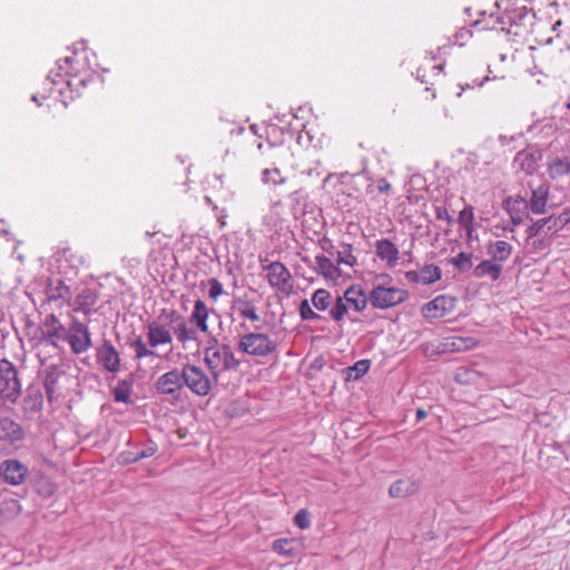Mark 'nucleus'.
I'll return each instance as SVG.
<instances>
[{
  "label": "nucleus",
  "mask_w": 570,
  "mask_h": 570,
  "mask_svg": "<svg viewBox=\"0 0 570 570\" xmlns=\"http://www.w3.org/2000/svg\"><path fill=\"white\" fill-rule=\"evenodd\" d=\"M291 543L289 539H277L273 542V549L282 556L291 557L294 554L293 549L288 547Z\"/></svg>",
  "instance_id": "c03bdc74"
},
{
  "label": "nucleus",
  "mask_w": 570,
  "mask_h": 570,
  "mask_svg": "<svg viewBox=\"0 0 570 570\" xmlns=\"http://www.w3.org/2000/svg\"><path fill=\"white\" fill-rule=\"evenodd\" d=\"M405 278L411 283H421V272L409 271L405 273Z\"/></svg>",
  "instance_id": "3c124183"
},
{
  "label": "nucleus",
  "mask_w": 570,
  "mask_h": 570,
  "mask_svg": "<svg viewBox=\"0 0 570 570\" xmlns=\"http://www.w3.org/2000/svg\"><path fill=\"white\" fill-rule=\"evenodd\" d=\"M184 385H186L195 395L207 396L213 390V377L202 367L186 363L183 365Z\"/></svg>",
  "instance_id": "39448f33"
},
{
  "label": "nucleus",
  "mask_w": 570,
  "mask_h": 570,
  "mask_svg": "<svg viewBox=\"0 0 570 570\" xmlns=\"http://www.w3.org/2000/svg\"><path fill=\"white\" fill-rule=\"evenodd\" d=\"M311 303L317 311L324 312L331 306L332 295L328 291L318 288L313 293Z\"/></svg>",
  "instance_id": "2f4dec72"
},
{
  "label": "nucleus",
  "mask_w": 570,
  "mask_h": 570,
  "mask_svg": "<svg viewBox=\"0 0 570 570\" xmlns=\"http://www.w3.org/2000/svg\"><path fill=\"white\" fill-rule=\"evenodd\" d=\"M28 475V466L17 459H6L0 463V478L7 484L21 485L26 482Z\"/></svg>",
  "instance_id": "1a4fd4ad"
},
{
  "label": "nucleus",
  "mask_w": 570,
  "mask_h": 570,
  "mask_svg": "<svg viewBox=\"0 0 570 570\" xmlns=\"http://www.w3.org/2000/svg\"><path fill=\"white\" fill-rule=\"evenodd\" d=\"M567 107L570 109V102L567 105Z\"/></svg>",
  "instance_id": "0e129e2a"
},
{
  "label": "nucleus",
  "mask_w": 570,
  "mask_h": 570,
  "mask_svg": "<svg viewBox=\"0 0 570 570\" xmlns=\"http://www.w3.org/2000/svg\"><path fill=\"white\" fill-rule=\"evenodd\" d=\"M474 86L473 85H470V83H466L465 87L461 86V91L458 94V97H461L462 95V91L465 89V88H473Z\"/></svg>",
  "instance_id": "4d7b16f0"
},
{
  "label": "nucleus",
  "mask_w": 570,
  "mask_h": 570,
  "mask_svg": "<svg viewBox=\"0 0 570 570\" xmlns=\"http://www.w3.org/2000/svg\"><path fill=\"white\" fill-rule=\"evenodd\" d=\"M337 264H344L347 266H354L356 264V257L352 254V246L345 244L342 249L337 252Z\"/></svg>",
  "instance_id": "58836bf2"
},
{
  "label": "nucleus",
  "mask_w": 570,
  "mask_h": 570,
  "mask_svg": "<svg viewBox=\"0 0 570 570\" xmlns=\"http://www.w3.org/2000/svg\"><path fill=\"white\" fill-rule=\"evenodd\" d=\"M267 272L268 284L276 291L289 294L293 289L292 275L288 268L281 262H272L264 267Z\"/></svg>",
  "instance_id": "0eeeda50"
},
{
  "label": "nucleus",
  "mask_w": 570,
  "mask_h": 570,
  "mask_svg": "<svg viewBox=\"0 0 570 570\" xmlns=\"http://www.w3.org/2000/svg\"><path fill=\"white\" fill-rule=\"evenodd\" d=\"M503 266L492 259H483L473 268V276L476 278L489 277L491 281L500 278Z\"/></svg>",
  "instance_id": "393cba45"
},
{
  "label": "nucleus",
  "mask_w": 570,
  "mask_h": 570,
  "mask_svg": "<svg viewBox=\"0 0 570 570\" xmlns=\"http://www.w3.org/2000/svg\"><path fill=\"white\" fill-rule=\"evenodd\" d=\"M24 439V431L19 423L8 416H0V440L16 443Z\"/></svg>",
  "instance_id": "6ab92c4d"
},
{
  "label": "nucleus",
  "mask_w": 570,
  "mask_h": 570,
  "mask_svg": "<svg viewBox=\"0 0 570 570\" xmlns=\"http://www.w3.org/2000/svg\"><path fill=\"white\" fill-rule=\"evenodd\" d=\"M114 399L116 402H121L125 404L131 403V383L124 380L120 381L112 390Z\"/></svg>",
  "instance_id": "72a5a7b5"
},
{
  "label": "nucleus",
  "mask_w": 570,
  "mask_h": 570,
  "mask_svg": "<svg viewBox=\"0 0 570 570\" xmlns=\"http://www.w3.org/2000/svg\"><path fill=\"white\" fill-rule=\"evenodd\" d=\"M350 308L355 312H362L370 303L368 296L364 293L361 286L352 285L347 287L342 296Z\"/></svg>",
  "instance_id": "412c9836"
},
{
  "label": "nucleus",
  "mask_w": 570,
  "mask_h": 570,
  "mask_svg": "<svg viewBox=\"0 0 570 570\" xmlns=\"http://www.w3.org/2000/svg\"><path fill=\"white\" fill-rule=\"evenodd\" d=\"M157 452V445L154 442H149L140 452H138L132 459V462H137L141 459L153 456Z\"/></svg>",
  "instance_id": "de8ad7c7"
},
{
  "label": "nucleus",
  "mask_w": 570,
  "mask_h": 570,
  "mask_svg": "<svg viewBox=\"0 0 570 570\" xmlns=\"http://www.w3.org/2000/svg\"><path fill=\"white\" fill-rule=\"evenodd\" d=\"M208 315L209 311L207 305L202 299H197L188 317V323L195 325L199 332L207 334L209 333L207 324Z\"/></svg>",
  "instance_id": "b1692460"
},
{
  "label": "nucleus",
  "mask_w": 570,
  "mask_h": 570,
  "mask_svg": "<svg viewBox=\"0 0 570 570\" xmlns=\"http://www.w3.org/2000/svg\"><path fill=\"white\" fill-rule=\"evenodd\" d=\"M57 263L61 274L67 277H72L76 276L79 268L85 265V258L71 248H65L57 254Z\"/></svg>",
  "instance_id": "ddd939ff"
},
{
  "label": "nucleus",
  "mask_w": 570,
  "mask_h": 570,
  "mask_svg": "<svg viewBox=\"0 0 570 570\" xmlns=\"http://www.w3.org/2000/svg\"><path fill=\"white\" fill-rule=\"evenodd\" d=\"M375 253L390 267H394L400 258L397 247L387 238H381L375 242Z\"/></svg>",
  "instance_id": "aec40b11"
},
{
  "label": "nucleus",
  "mask_w": 570,
  "mask_h": 570,
  "mask_svg": "<svg viewBox=\"0 0 570 570\" xmlns=\"http://www.w3.org/2000/svg\"><path fill=\"white\" fill-rule=\"evenodd\" d=\"M204 363L215 383L219 381L224 372H235L240 365L232 347L227 344H219L216 338L209 341L204 348Z\"/></svg>",
  "instance_id": "f257e3e1"
},
{
  "label": "nucleus",
  "mask_w": 570,
  "mask_h": 570,
  "mask_svg": "<svg viewBox=\"0 0 570 570\" xmlns=\"http://www.w3.org/2000/svg\"><path fill=\"white\" fill-rule=\"evenodd\" d=\"M163 314L167 315V318L169 320L170 324H174V334L176 335L178 342H180L183 345H185L189 341L197 340L196 330L189 327L188 323L183 317H180L176 311L163 309Z\"/></svg>",
  "instance_id": "4468645a"
},
{
  "label": "nucleus",
  "mask_w": 570,
  "mask_h": 570,
  "mask_svg": "<svg viewBox=\"0 0 570 570\" xmlns=\"http://www.w3.org/2000/svg\"><path fill=\"white\" fill-rule=\"evenodd\" d=\"M416 491V484L412 480H397L391 484L389 493L392 498H405Z\"/></svg>",
  "instance_id": "7c9ffc66"
},
{
  "label": "nucleus",
  "mask_w": 570,
  "mask_h": 570,
  "mask_svg": "<svg viewBox=\"0 0 570 570\" xmlns=\"http://www.w3.org/2000/svg\"><path fill=\"white\" fill-rule=\"evenodd\" d=\"M547 173L551 179L558 180L570 175L568 157L551 156L547 160Z\"/></svg>",
  "instance_id": "5701e85b"
},
{
  "label": "nucleus",
  "mask_w": 570,
  "mask_h": 570,
  "mask_svg": "<svg viewBox=\"0 0 570 570\" xmlns=\"http://www.w3.org/2000/svg\"><path fill=\"white\" fill-rule=\"evenodd\" d=\"M43 325L48 328L43 334L41 342L57 347L58 341L65 335V327L55 314H49L45 318Z\"/></svg>",
  "instance_id": "a211bd4d"
},
{
  "label": "nucleus",
  "mask_w": 570,
  "mask_h": 570,
  "mask_svg": "<svg viewBox=\"0 0 570 570\" xmlns=\"http://www.w3.org/2000/svg\"><path fill=\"white\" fill-rule=\"evenodd\" d=\"M421 283L432 284L441 278V269L435 265H424L421 269Z\"/></svg>",
  "instance_id": "4c0bfd02"
},
{
  "label": "nucleus",
  "mask_w": 570,
  "mask_h": 570,
  "mask_svg": "<svg viewBox=\"0 0 570 570\" xmlns=\"http://www.w3.org/2000/svg\"><path fill=\"white\" fill-rule=\"evenodd\" d=\"M41 494L46 495V497H50L53 494V487L52 484L48 483L43 490H40L39 491Z\"/></svg>",
  "instance_id": "603ef678"
},
{
  "label": "nucleus",
  "mask_w": 570,
  "mask_h": 570,
  "mask_svg": "<svg viewBox=\"0 0 570 570\" xmlns=\"http://www.w3.org/2000/svg\"><path fill=\"white\" fill-rule=\"evenodd\" d=\"M65 62H66V63H70V62H71V58L67 57V58L65 59Z\"/></svg>",
  "instance_id": "680f3d73"
},
{
  "label": "nucleus",
  "mask_w": 570,
  "mask_h": 570,
  "mask_svg": "<svg viewBox=\"0 0 570 570\" xmlns=\"http://www.w3.org/2000/svg\"><path fill=\"white\" fill-rule=\"evenodd\" d=\"M459 224L466 229L470 234L472 232V225L474 220L473 207L466 206L459 215Z\"/></svg>",
  "instance_id": "79ce46f5"
},
{
  "label": "nucleus",
  "mask_w": 570,
  "mask_h": 570,
  "mask_svg": "<svg viewBox=\"0 0 570 570\" xmlns=\"http://www.w3.org/2000/svg\"><path fill=\"white\" fill-rule=\"evenodd\" d=\"M304 173H305L306 175H308V176H312V175L314 174V170H313V169H308V170H306V171H304Z\"/></svg>",
  "instance_id": "13d9d810"
},
{
  "label": "nucleus",
  "mask_w": 570,
  "mask_h": 570,
  "mask_svg": "<svg viewBox=\"0 0 570 570\" xmlns=\"http://www.w3.org/2000/svg\"><path fill=\"white\" fill-rule=\"evenodd\" d=\"M21 394V383L16 366L8 360H0V409L6 403L14 404Z\"/></svg>",
  "instance_id": "7ed1b4c3"
},
{
  "label": "nucleus",
  "mask_w": 570,
  "mask_h": 570,
  "mask_svg": "<svg viewBox=\"0 0 570 570\" xmlns=\"http://www.w3.org/2000/svg\"><path fill=\"white\" fill-rule=\"evenodd\" d=\"M299 316L303 321H318L321 315L317 314L311 306L307 299H303L298 307Z\"/></svg>",
  "instance_id": "a19ab883"
},
{
  "label": "nucleus",
  "mask_w": 570,
  "mask_h": 570,
  "mask_svg": "<svg viewBox=\"0 0 570 570\" xmlns=\"http://www.w3.org/2000/svg\"><path fill=\"white\" fill-rule=\"evenodd\" d=\"M66 338L76 354L85 353L92 344L88 326L76 318L72 320Z\"/></svg>",
  "instance_id": "6e6552de"
},
{
  "label": "nucleus",
  "mask_w": 570,
  "mask_h": 570,
  "mask_svg": "<svg viewBox=\"0 0 570 570\" xmlns=\"http://www.w3.org/2000/svg\"><path fill=\"white\" fill-rule=\"evenodd\" d=\"M146 327L147 341H144L141 336H137L129 344V346L135 351L136 360L159 357L156 348L159 345L171 344L173 342V334L167 324H163L159 321H151Z\"/></svg>",
  "instance_id": "f03ea898"
},
{
  "label": "nucleus",
  "mask_w": 570,
  "mask_h": 570,
  "mask_svg": "<svg viewBox=\"0 0 570 570\" xmlns=\"http://www.w3.org/2000/svg\"><path fill=\"white\" fill-rule=\"evenodd\" d=\"M548 195L549 187L546 184H541L532 190L531 199L528 204L533 214L540 215L546 213Z\"/></svg>",
  "instance_id": "a878e982"
},
{
  "label": "nucleus",
  "mask_w": 570,
  "mask_h": 570,
  "mask_svg": "<svg viewBox=\"0 0 570 570\" xmlns=\"http://www.w3.org/2000/svg\"><path fill=\"white\" fill-rule=\"evenodd\" d=\"M348 308L350 307L347 306L344 298L342 296H338L336 297L334 304L330 308L328 314L334 322L341 323L348 313Z\"/></svg>",
  "instance_id": "f704fd0d"
},
{
  "label": "nucleus",
  "mask_w": 570,
  "mask_h": 570,
  "mask_svg": "<svg viewBox=\"0 0 570 570\" xmlns=\"http://www.w3.org/2000/svg\"><path fill=\"white\" fill-rule=\"evenodd\" d=\"M294 523L299 529H307V528H309L311 527V519H309L308 512L306 510H304V509L299 510L295 514V517H294Z\"/></svg>",
  "instance_id": "49530a36"
},
{
  "label": "nucleus",
  "mask_w": 570,
  "mask_h": 570,
  "mask_svg": "<svg viewBox=\"0 0 570 570\" xmlns=\"http://www.w3.org/2000/svg\"><path fill=\"white\" fill-rule=\"evenodd\" d=\"M512 254V246L505 240L491 242L488 245V255L493 262L501 264L509 259Z\"/></svg>",
  "instance_id": "bb28decb"
},
{
  "label": "nucleus",
  "mask_w": 570,
  "mask_h": 570,
  "mask_svg": "<svg viewBox=\"0 0 570 570\" xmlns=\"http://www.w3.org/2000/svg\"><path fill=\"white\" fill-rule=\"evenodd\" d=\"M97 293L88 287H85L71 303L75 312L83 313L85 315H91L94 305L97 303Z\"/></svg>",
  "instance_id": "4be33fe9"
},
{
  "label": "nucleus",
  "mask_w": 570,
  "mask_h": 570,
  "mask_svg": "<svg viewBox=\"0 0 570 570\" xmlns=\"http://www.w3.org/2000/svg\"><path fill=\"white\" fill-rule=\"evenodd\" d=\"M454 307V299L445 295H439L422 307V314L425 318H440Z\"/></svg>",
  "instance_id": "f3484780"
},
{
  "label": "nucleus",
  "mask_w": 570,
  "mask_h": 570,
  "mask_svg": "<svg viewBox=\"0 0 570 570\" xmlns=\"http://www.w3.org/2000/svg\"><path fill=\"white\" fill-rule=\"evenodd\" d=\"M277 344L267 334L249 332L239 336L237 350L254 357H266L274 353Z\"/></svg>",
  "instance_id": "20e7f679"
},
{
  "label": "nucleus",
  "mask_w": 570,
  "mask_h": 570,
  "mask_svg": "<svg viewBox=\"0 0 570 570\" xmlns=\"http://www.w3.org/2000/svg\"><path fill=\"white\" fill-rule=\"evenodd\" d=\"M61 374L59 367L55 364H50L46 366L43 372V386L47 393L48 399L51 401L56 393V384Z\"/></svg>",
  "instance_id": "c85d7f7f"
},
{
  "label": "nucleus",
  "mask_w": 570,
  "mask_h": 570,
  "mask_svg": "<svg viewBox=\"0 0 570 570\" xmlns=\"http://www.w3.org/2000/svg\"><path fill=\"white\" fill-rule=\"evenodd\" d=\"M407 298V292L399 287L374 286L368 294V299L374 308L386 309L403 303Z\"/></svg>",
  "instance_id": "423d86ee"
},
{
  "label": "nucleus",
  "mask_w": 570,
  "mask_h": 570,
  "mask_svg": "<svg viewBox=\"0 0 570 570\" xmlns=\"http://www.w3.org/2000/svg\"><path fill=\"white\" fill-rule=\"evenodd\" d=\"M315 271L326 279L334 281L341 275L338 267L324 255H317L315 257Z\"/></svg>",
  "instance_id": "cd10ccee"
},
{
  "label": "nucleus",
  "mask_w": 570,
  "mask_h": 570,
  "mask_svg": "<svg viewBox=\"0 0 570 570\" xmlns=\"http://www.w3.org/2000/svg\"><path fill=\"white\" fill-rule=\"evenodd\" d=\"M235 308L243 318L250 320L253 322L261 321V316L258 315L256 307L250 302H238Z\"/></svg>",
  "instance_id": "c9c22d12"
},
{
  "label": "nucleus",
  "mask_w": 570,
  "mask_h": 570,
  "mask_svg": "<svg viewBox=\"0 0 570 570\" xmlns=\"http://www.w3.org/2000/svg\"><path fill=\"white\" fill-rule=\"evenodd\" d=\"M390 188H391V185L389 183H383V184L379 185V190L381 193H385V191L390 190Z\"/></svg>",
  "instance_id": "6e6d98bb"
},
{
  "label": "nucleus",
  "mask_w": 570,
  "mask_h": 570,
  "mask_svg": "<svg viewBox=\"0 0 570 570\" xmlns=\"http://www.w3.org/2000/svg\"><path fill=\"white\" fill-rule=\"evenodd\" d=\"M530 17V11L525 8H519L511 12L509 16H497L490 14L489 21L483 24V21H476L475 26H480L482 29H495L497 26H501V30L505 31L504 24L510 22V26L522 24L524 20Z\"/></svg>",
  "instance_id": "f8f14e48"
},
{
  "label": "nucleus",
  "mask_w": 570,
  "mask_h": 570,
  "mask_svg": "<svg viewBox=\"0 0 570 570\" xmlns=\"http://www.w3.org/2000/svg\"><path fill=\"white\" fill-rule=\"evenodd\" d=\"M546 226L547 235L549 233H556L562 229L568 223H570V207L566 208L560 215H551L542 218Z\"/></svg>",
  "instance_id": "c756f323"
},
{
  "label": "nucleus",
  "mask_w": 570,
  "mask_h": 570,
  "mask_svg": "<svg viewBox=\"0 0 570 570\" xmlns=\"http://www.w3.org/2000/svg\"><path fill=\"white\" fill-rule=\"evenodd\" d=\"M97 361L107 372L117 373L120 368L119 353L108 340L97 348Z\"/></svg>",
  "instance_id": "2eb2a0df"
},
{
  "label": "nucleus",
  "mask_w": 570,
  "mask_h": 570,
  "mask_svg": "<svg viewBox=\"0 0 570 570\" xmlns=\"http://www.w3.org/2000/svg\"><path fill=\"white\" fill-rule=\"evenodd\" d=\"M32 100L36 101V102L38 101V98H37L36 95L32 96Z\"/></svg>",
  "instance_id": "e2e57ef3"
},
{
  "label": "nucleus",
  "mask_w": 570,
  "mask_h": 570,
  "mask_svg": "<svg viewBox=\"0 0 570 570\" xmlns=\"http://www.w3.org/2000/svg\"><path fill=\"white\" fill-rule=\"evenodd\" d=\"M527 238L530 240L532 238L544 237L547 236L546 226L542 219H538L532 223L525 230Z\"/></svg>",
  "instance_id": "37998d69"
},
{
  "label": "nucleus",
  "mask_w": 570,
  "mask_h": 570,
  "mask_svg": "<svg viewBox=\"0 0 570 570\" xmlns=\"http://www.w3.org/2000/svg\"><path fill=\"white\" fill-rule=\"evenodd\" d=\"M370 368V362L367 360H361L356 362L353 370L356 372V377L364 375Z\"/></svg>",
  "instance_id": "09e8293b"
},
{
  "label": "nucleus",
  "mask_w": 570,
  "mask_h": 570,
  "mask_svg": "<svg viewBox=\"0 0 570 570\" xmlns=\"http://www.w3.org/2000/svg\"><path fill=\"white\" fill-rule=\"evenodd\" d=\"M435 216L438 219L446 220L449 224H452V222H453L451 215L449 214V212L445 207H436Z\"/></svg>",
  "instance_id": "8fccbe9b"
},
{
  "label": "nucleus",
  "mask_w": 570,
  "mask_h": 570,
  "mask_svg": "<svg viewBox=\"0 0 570 570\" xmlns=\"http://www.w3.org/2000/svg\"><path fill=\"white\" fill-rule=\"evenodd\" d=\"M184 387L183 368H174L160 375L156 383L155 389L158 394L170 395L175 399L178 397L179 392Z\"/></svg>",
  "instance_id": "9d476101"
},
{
  "label": "nucleus",
  "mask_w": 570,
  "mask_h": 570,
  "mask_svg": "<svg viewBox=\"0 0 570 570\" xmlns=\"http://www.w3.org/2000/svg\"><path fill=\"white\" fill-rule=\"evenodd\" d=\"M209 291L208 296L214 302L217 301V298L224 294L223 285L217 278H210L208 281Z\"/></svg>",
  "instance_id": "a18cd8bd"
},
{
  "label": "nucleus",
  "mask_w": 570,
  "mask_h": 570,
  "mask_svg": "<svg viewBox=\"0 0 570 570\" xmlns=\"http://www.w3.org/2000/svg\"><path fill=\"white\" fill-rule=\"evenodd\" d=\"M503 208L510 216L511 226L505 227V230L514 232L517 226H520L529 216V204L521 196H509L503 202Z\"/></svg>",
  "instance_id": "9b49d317"
},
{
  "label": "nucleus",
  "mask_w": 570,
  "mask_h": 570,
  "mask_svg": "<svg viewBox=\"0 0 570 570\" xmlns=\"http://www.w3.org/2000/svg\"><path fill=\"white\" fill-rule=\"evenodd\" d=\"M67 85H68V87H72V86H76L77 83H73L71 80H68Z\"/></svg>",
  "instance_id": "052dcab7"
},
{
  "label": "nucleus",
  "mask_w": 570,
  "mask_h": 570,
  "mask_svg": "<svg viewBox=\"0 0 570 570\" xmlns=\"http://www.w3.org/2000/svg\"><path fill=\"white\" fill-rule=\"evenodd\" d=\"M561 24V21H557L553 26V29L556 30L557 28H559V26Z\"/></svg>",
  "instance_id": "bf43d9fd"
},
{
  "label": "nucleus",
  "mask_w": 570,
  "mask_h": 570,
  "mask_svg": "<svg viewBox=\"0 0 570 570\" xmlns=\"http://www.w3.org/2000/svg\"><path fill=\"white\" fill-rule=\"evenodd\" d=\"M473 254L461 252L451 258V264L460 272H468L472 268Z\"/></svg>",
  "instance_id": "e433bc0d"
},
{
  "label": "nucleus",
  "mask_w": 570,
  "mask_h": 570,
  "mask_svg": "<svg viewBox=\"0 0 570 570\" xmlns=\"http://www.w3.org/2000/svg\"><path fill=\"white\" fill-rule=\"evenodd\" d=\"M262 180L264 184L281 185L285 183L278 168L265 169L263 171Z\"/></svg>",
  "instance_id": "ea45409f"
},
{
  "label": "nucleus",
  "mask_w": 570,
  "mask_h": 570,
  "mask_svg": "<svg viewBox=\"0 0 570 570\" xmlns=\"http://www.w3.org/2000/svg\"><path fill=\"white\" fill-rule=\"evenodd\" d=\"M533 242H532V246L533 248H543L544 247V240H543V237L542 238H532Z\"/></svg>",
  "instance_id": "864d4df0"
},
{
  "label": "nucleus",
  "mask_w": 570,
  "mask_h": 570,
  "mask_svg": "<svg viewBox=\"0 0 570 570\" xmlns=\"http://www.w3.org/2000/svg\"><path fill=\"white\" fill-rule=\"evenodd\" d=\"M21 509V504L18 500L7 499L0 503V515L6 520H10L18 517Z\"/></svg>",
  "instance_id": "473e14b6"
},
{
  "label": "nucleus",
  "mask_w": 570,
  "mask_h": 570,
  "mask_svg": "<svg viewBox=\"0 0 570 570\" xmlns=\"http://www.w3.org/2000/svg\"><path fill=\"white\" fill-rule=\"evenodd\" d=\"M426 417V412L423 409L416 410V419L417 421H421Z\"/></svg>",
  "instance_id": "5fc2aeb1"
},
{
  "label": "nucleus",
  "mask_w": 570,
  "mask_h": 570,
  "mask_svg": "<svg viewBox=\"0 0 570 570\" xmlns=\"http://www.w3.org/2000/svg\"><path fill=\"white\" fill-rule=\"evenodd\" d=\"M45 294L48 303H56L57 306L71 305L72 293L60 279H50Z\"/></svg>",
  "instance_id": "dca6fc26"
}]
</instances>
